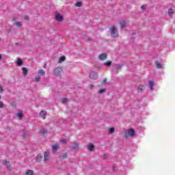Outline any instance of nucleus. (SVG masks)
Listing matches in <instances>:
<instances>
[{"instance_id": "c756f323", "label": "nucleus", "mask_w": 175, "mask_h": 175, "mask_svg": "<svg viewBox=\"0 0 175 175\" xmlns=\"http://www.w3.org/2000/svg\"><path fill=\"white\" fill-rule=\"evenodd\" d=\"M61 102H62V103H66L68 102V98H62Z\"/></svg>"}, {"instance_id": "f257e3e1", "label": "nucleus", "mask_w": 175, "mask_h": 175, "mask_svg": "<svg viewBox=\"0 0 175 175\" xmlns=\"http://www.w3.org/2000/svg\"><path fill=\"white\" fill-rule=\"evenodd\" d=\"M109 32H110L111 37L113 38L114 39L120 36V34L118 33V29L114 25L111 26L109 28Z\"/></svg>"}, {"instance_id": "1a4fd4ad", "label": "nucleus", "mask_w": 175, "mask_h": 175, "mask_svg": "<svg viewBox=\"0 0 175 175\" xmlns=\"http://www.w3.org/2000/svg\"><path fill=\"white\" fill-rule=\"evenodd\" d=\"M46 114H47V112L46 111H41L40 112V116L42 118V120H46Z\"/></svg>"}, {"instance_id": "aec40b11", "label": "nucleus", "mask_w": 175, "mask_h": 175, "mask_svg": "<svg viewBox=\"0 0 175 175\" xmlns=\"http://www.w3.org/2000/svg\"><path fill=\"white\" fill-rule=\"evenodd\" d=\"M22 70L24 76H27V75L28 74V69H27V68L25 67H23Z\"/></svg>"}, {"instance_id": "f03ea898", "label": "nucleus", "mask_w": 175, "mask_h": 175, "mask_svg": "<svg viewBox=\"0 0 175 175\" xmlns=\"http://www.w3.org/2000/svg\"><path fill=\"white\" fill-rule=\"evenodd\" d=\"M136 135V131L133 129H128L124 134L123 137L128 139V137H133Z\"/></svg>"}, {"instance_id": "a878e982", "label": "nucleus", "mask_w": 175, "mask_h": 175, "mask_svg": "<svg viewBox=\"0 0 175 175\" xmlns=\"http://www.w3.org/2000/svg\"><path fill=\"white\" fill-rule=\"evenodd\" d=\"M35 81H36L37 83H39V81H40V75H37V76L35 77Z\"/></svg>"}, {"instance_id": "f8f14e48", "label": "nucleus", "mask_w": 175, "mask_h": 175, "mask_svg": "<svg viewBox=\"0 0 175 175\" xmlns=\"http://www.w3.org/2000/svg\"><path fill=\"white\" fill-rule=\"evenodd\" d=\"M148 84H149V88H150L151 91H154V81H149Z\"/></svg>"}, {"instance_id": "473e14b6", "label": "nucleus", "mask_w": 175, "mask_h": 175, "mask_svg": "<svg viewBox=\"0 0 175 175\" xmlns=\"http://www.w3.org/2000/svg\"><path fill=\"white\" fill-rule=\"evenodd\" d=\"M18 117H19L20 118H23V117H24V114H23V113L19 112L18 113Z\"/></svg>"}, {"instance_id": "6e6552de", "label": "nucleus", "mask_w": 175, "mask_h": 175, "mask_svg": "<svg viewBox=\"0 0 175 175\" xmlns=\"http://www.w3.org/2000/svg\"><path fill=\"white\" fill-rule=\"evenodd\" d=\"M98 58H99L100 61H105V59H106V58H107V54L102 53L98 56Z\"/></svg>"}, {"instance_id": "a211bd4d", "label": "nucleus", "mask_w": 175, "mask_h": 175, "mask_svg": "<svg viewBox=\"0 0 175 175\" xmlns=\"http://www.w3.org/2000/svg\"><path fill=\"white\" fill-rule=\"evenodd\" d=\"M16 65L17 66H21V65H23V60L20 58H18L16 61Z\"/></svg>"}, {"instance_id": "ddd939ff", "label": "nucleus", "mask_w": 175, "mask_h": 175, "mask_svg": "<svg viewBox=\"0 0 175 175\" xmlns=\"http://www.w3.org/2000/svg\"><path fill=\"white\" fill-rule=\"evenodd\" d=\"M59 158H62V159H68V152L62 153V154L59 156Z\"/></svg>"}, {"instance_id": "f704fd0d", "label": "nucleus", "mask_w": 175, "mask_h": 175, "mask_svg": "<svg viewBox=\"0 0 175 175\" xmlns=\"http://www.w3.org/2000/svg\"><path fill=\"white\" fill-rule=\"evenodd\" d=\"M106 81H107V79L105 78V79L101 81V84H105V83H106Z\"/></svg>"}, {"instance_id": "393cba45", "label": "nucleus", "mask_w": 175, "mask_h": 175, "mask_svg": "<svg viewBox=\"0 0 175 175\" xmlns=\"http://www.w3.org/2000/svg\"><path fill=\"white\" fill-rule=\"evenodd\" d=\"M105 66H110L111 65V61H107L105 64H104Z\"/></svg>"}, {"instance_id": "7ed1b4c3", "label": "nucleus", "mask_w": 175, "mask_h": 175, "mask_svg": "<svg viewBox=\"0 0 175 175\" xmlns=\"http://www.w3.org/2000/svg\"><path fill=\"white\" fill-rule=\"evenodd\" d=\"M53 73L55 76H57V77H59L62 73V68L61 67H57L53 70Z\"/></svg>"}, {"instance_id": "6ab92c4d", "label": "nucleus", "mask_w": 175, "mask_h": 175, "mask_svg": "<svg viewBox=\"0 0 175 175\" xmlns=\"http://www.w3.org/2000/svg\"><path fill=\"white\" fill-rule=\"evenodd\" d=\"M108 132L110 135H113V133H114V132H116V129L114 127H111L108 129Z\"/></svg>"}, {"instance_id": "c85d7f7f", "label": "nucleus", "mask_w": 175, "mask_h": 175, "mask_svg": "<svg viewBox=\"0 0 175 175\" xmlns=\"http://www.w3.org/2000/svg\"><path fill=\"white\" fill-rule=\"evenodd\" d=\"M61 143L62 144H66V143H68V139H61Z\"/></svg>"}, {"instance_id": "dca6fc26", "label": "nucleus", "mask_w": 175, "mask_h": 175, "mask_svg": "<svg viewBox=\"0 0 175 175\" xmlns=\"http://www.w3.org/2000/svg\"><path fill=\"white\" fill-rule=\"evenodd\" d=\"M38 75L39 76H44L46 75V72L43 69L38 70Z\"/></svg>"}, {"instance_id": "7c9ffc66", "label": "nucleus", "mask_w": 175, "mask_h": 175, "mask_svg": "<svg viewBox=\"0 0 175 175\" xmlns=\"http://www.w3.org/2000/svg\"><path fill=\"white\" fill-rule=\"evenodd\" d=\"M75 6H77V8H81V2L78 1L75 3Z\"/></svg>"}, {"instance_id": "e433bc0d", "label": "nucleus", "mask_w": 175, "mask_h": 175, "mask_svg": "<svg viewBox=\"0 0 175 175\" xmlns=\"http://www.w3.org/2000/svg\"><path fill=\"white\" fill-rule=\"evenodd\" d=\"M116 70H121V65H118V66H116Z\"/></svg>"}, {"instance_id": "0eeeda50", "label": "nucleus", "mask_w": 175, "mask_h": 175, "mask_svg": "<svg viewBox=\"0 0 175 175\" xmlns=\"http://www.w3.org/2000/svg\"><path fill=\"white\" fill-rule=\"evenodd\" d=\"M50 159V152H44V161L46 162Z\"/></svg>"}, {"instance_id": "f3484780", "label": "nucleus", "mask_w": 175, "mask_h": 175, "mask_svg": "<svg viewBox=\"0 0 175 175\" xmlns=\"http://www.w3.org/2000/svg\"><path fill=\"white\" fill-rule=\"evenodd\" d=\"M88 148L89 151H94L95 146H94V145L92 144H90L88 146Z\"/></svg>"}, {"instance_id": "4be33fe9", "label": "nucleus", "mask_w": 175, "mask_h": 175, "mask_svg": "<svg viewBox=\"0 0 175 175\" xmlns=\"http://www.w3.org/2000/svg\"><path fill=\"white\" fill-rule=\"evenodd\" d=\"M66 59V57H65V56H62L59 59V63L61 64L64 62V61H65Z\"/></svg>"}, {"instance_id": "9d476101", "label": "nucleus", "mask_w": 175, "mask_h": 175, "mask_svg": "<svg viewBox=\"0 0 175 175\" xmlns=\"http://www.w3.org/2000/svg\"><path fill=\"white\" fill-rule=\"evenodd\" d=\"M79 144H75V145L73 146H71L70 148L72 151H77V150H79Z\"/></svg>"}, {"instance_id": "4468645a", "label": "nucleus", "mask_w": 175, "mask_h": 175, "mask_svg": "<svg viewBox=\"0 0 175 175\" xmlns=\"http://www.w3.org/2000/svg\"><path fill=\"white\" fill-rule=\"evenodd\" d=\"M58 148H59V145H58V144H55V145L52 146V150L53 151H55V152H56V151L58 150Z\"/></svg>"}, {"instance_id": "cd10ccee", "label": "nucleus", "mask_w": 175, "mask_h": 175, "mask_svg": "<svg viewBox=\"0 0 175 175\" xmlns=\"http://www.w3.org/2000/svg\"><path fill=\"white\" fill-rule=\"evenodd\" d=\"M46 132L47 131L46 130H44V129L40 130V135H46Z\"/></svg>"}, {"instance_id": "2f4dec72", "label": "nucleus", "mask_w": 175, "mask_h": 175, "mask_svg": "<svg viewBox=\"0 0 175 175\" xmlns=\"http://www.w3.org/2000/svg\"><path fill=\"white\" fill-rule=\"evenodd\" d=\"M173 13H174L173 9H169L168 14H170V16H172V14H173Z\"/></svg>"}, {"instance_id": "b1692460", "label": "nucleus", "mask_w": 175, "mask_h": 175, "mask_svg": "<svg viewBox=\"0 0 175 175\" xmlns=\"http://www.w3.org/2000/svg\"><path fill=\"white\" fill-rule=\"evenodd\" d=\"M36 162H38V163L42 162V156L38 155V156L36 157Z\"/></svg>"}, {"instance_id": "a19ab883", "label": "nucleus", "mask_w": 175, "mask_h": 175, "mask_svg": "<svg viewBox=\"0 0 175 175\" xmlns=\"http://www.w3.org/2000/svg\"><path fill=\"white\" fill-rule=\"evenodd\" d=\"M1 59H2V55L1 54H0V61H1Z\"/></svg>"}, {"instance_id": "5701e85b", "label": "nucleus", "mask_w": 175, "mask_h": 175, "mask_svg": "<svg viewBox=\"0 0 175 175\" xmlns=\"http://www.w3.org/2000/svg\"><path fill=\"white\" fill-rule=\"evenodd\" d=\"M25 174L26 175H33V170H29L26 171Z\"/></svg>"}, {"instance_id": "4c0bfd02", "label": "nucleus", "mask_w": 175, "mask_h": 175, "mask_svg": "<svg viewBox=\"0 0 175 175\" xmlns=\"http://www.w3.org/2000/svg\"><path fill=\"white\" fill-rule=\"evenodd\" d=\"M3 107V102L0 101V109H2Z\"/></svg>"}, {"instance_id": "72a5a7b5", "label": "nucleus", "mask_w": 175, "mask_h": 175, "mask_svg": "<svg viewBox=\"0 0 175 175\" xmlns=\"http://www.w3.org/2000/svg\"><path fill=\"white\" fill-rule=\"evenodd\" d=\"M146 8H147V5H143L141 6L142 10H144L146 9Z\"/></svg>"}, {"instance_id": "423d86ee", "label": "nucleus", "mask_w": 175, "mask_h": 175, "mask_svg": "<svg viewBox=\"0 0 175 175\" xmlns=\"http://www.w3.org/2000/svg\"><path fill=\"white\" fill-rule=\"evenodd\" d=\"M3 165H4L5 166H7L9 170H12V165H10V162L6 160H3Z\"/></svg>"}, {"instance_id": "79ce46f5", "label": "nucleus", "mask_w": 175, "mask_h": 175, "mask_svg": "<svg viewBox=\"0 0 175 175\" xmlns=\"http://www.w3.org/2000/svg\"><path fill=\"white\" fill-rule=\"evenodd\" d=\"M2 99V96L0 95V100Z\"/></svg>"}, {"instance_id": "ea45409f", "label": "nucleus", "mask_w": 175, "mask_h": 175, "mask_svg": "<svg viewBox=\"0 0 175 175\" xmlns=\"http://www.w3.org/2000/svg\"><path fill=\"white\" fill-rule=\"evenodd\" d=\"M25 20H29V16H25Z\"/></svg>"}, {"instance_id": "412c9836", "label": "nucleus", "mask_w": 175, "mask_h": 175, "mask_svg": "<svg viewBox=\"0 0 175 175\" xmlns=\"http://www.w3.org/2000/svg\"><path fill=\"white\" fill-rule=\"evenodd\" d=\"M156 67L157 68V69H161L162 64H161V62H156Z\"/></svg>"}, {"instance_id": "2eb2a0df", "label": "nucleus", "mask_w": 175, "mask_h": 175, "mask_svg": "<svg viewBox=\"0 0 175 175\" xmlns=\"http://www.w3.org/2000/svg\"><path fill=\"white\" fill-rule=\"evenodd\" d=\"M120 25L121 27V28H125V27H126V23L125 22V21H121L120 22Z\"/></svg>"}, {"instance_id": "39448f33", "label": "nucleus", "mask_w": 175, "mask_h": 175, "mask_svg": "<svg viewBox=\"0 0 175 175\" xmlns=\"http://www.w3.org/2000/svg\"><path fill=\"white\" fill-rule=\"evenodd\" d=\"M55 19L57 21H59V23L64 21V17L61 16L59 13H57L55 14Z\"/></svg>"}, {"instance_id": "bb28decb", "label": "nucleus", "mask_w": 175, "mask_h": 175, "mask_svg": "<svg viewBox=\"0 0 175 175\" xmlns=\"http://www.w3.org/2000/svg\"><path fill=\"white\" fill-rule=\"evenodd\" d=\"M106 92V88L104 89H101L99 90V94H105Z\"/></svg>"}, {"instance_id": "58836bf2", "label": "nucleus", "mask_w": 175, "mask_h": 175, "mask_svg": "<svg viewBox=\"0 0 175 175\" xmlns=\"http://www.w3.org/2000/svg\"><path fill=\"white\" fill-rule=\"evenodd\" d=\"M3 92V89L2 88V86H0V92Z\"/></svg>"}, {"instance_id": "9b49d317", "label": "nucleus", "mask_w": 175, "mask_h": 175, "mask_svg": "<svg viewBox=\"0 0 175 175\" xmlns=\"http://www.w3.org/2000/svg\"><path fill=\"white\" fill-rule=\"evenodd\" d=\"M137 92H139V94L144 92V88H143V86L142 85H139L137 88Z\"/></svg>"}, {"instance_id": "20e7f679", "label": "nucleus", "mask_w": 175, "mask_h": 175, "mask_svg": "<svg viewBox=\"0 0 175 175\" xmlns=\"http://www.w3.org/2000/svg\"><path fill=\"white\" fill-rule=\"evenodd\" d=\"M89 77L90 79H91L92 80H96L98 79V73L94 72V71H92L90 73V75H89Z\"/></svg>"}, {"instance_id": "c9c22d12", "label": "nucleus", "mask_w": 175, "mask_h": 175, "mask_svg": "<svg viewBox=\"0 0 175 175\" xmlns=\"http://www.w3.org/2000/svg\"><path fill=\"white\" fill-rule=\"evenodd\" d=\"M15 25L18 27H21V23L20 22H16Z\"/></svg>"}]
</instances>
